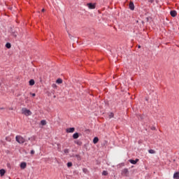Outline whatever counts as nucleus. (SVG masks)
Returning <instances> with one entry per match:
<instances>
[{
  "mask_svg": "<svg viewBox=\"0 0 179 179\" xmlns=\"http://www.w3.org/2000/svg\"><path fill=\"white\" fill-rule=\"evenodd\" d=\"M35 154V151L34 150H32L31 151V155H34Z\"/></svg>",
  "mask_w": 179,
  "mask_h": 179,
  "instance_id": "28",
  "label": "nucleus"
},
{
  "mask_svg": "<svg viewBox=\"0 0 179 179\" xmlns=\"http://www.w3.org/2000/svg\"><path fill=\"white\" fill-rule=\"evenodd\" d=\"M46 121L45 120H41V124L42 125V126H45L46 125Z\"/></svg>",
  "mask_w": 179,
  "mask_h": 179,
  "instance_id": "15",
  "label": "nucleus"
},
{
  "mask_svg": "<svg viewBox=\"0 0 179 179\" xmlns=\"http://www.w3.org/2000/svg\"><path fill=\"white\" fill-rule=\"evenodd\" d=\"M73 139H78L79 138L78 133H75L73 136Z\"/></svg>",
  "mask_w": 179,
  "mask_h": 179,
  "instance_id": "12",
  "label": "nucleus"
},
{
  "mask_svg": "<svg viewBox=\"0 0 179 179\" xmlns=\"http://www.w3.org/2000/svg\"><path fill=\"white\" fill-rule=\"evenodd\" d=\"M76 157H77V159H78V161H80L81 157H80V156L79 155H76Z\"/></svg>",
  "mask_w": 179,
  "mask_h": 179,
  "instance_id": "23",
  "label": "nucleus"
},
{
  "mask_svg": "<svg viewBox=\"0 0 179 179\" xmlns=\"http://www.w3.org/2000/svg\"><path fill=\"white\" fill-rule=\"evenodd\" d=\"M64 152L65 154H68L69 152V149H64Z\"/></svg>",
  "mask_w": 179,
  "mask_h": 179,
  "instance_id": "25",
  "label": "nucleus"
},
{
  "mask_svg": "<svg viewBox=\"0 0 179 179\" xmlns=\"http://www.w3.org/2000/svg\"><path fill=\"white\" fill-rule=\"evenodd\" d=\"M58 151H59V152H61V148H60V147H58Z\"/></svg>",
  "mask_w": 179,
  "mask_h": 179,
  "instance_id": "31",
  "label": "nucleus"
},
{
  "mask_svg": "<svg viewBox=\"0 0 179 179\" xmlns=\"http://www.w3.org/2000/svg\"><path fill=\"white\" fill-rule=\"evenodd\" d=\"M138 49H140L141 48V46L140 45H138Z\"/></svg>",
  "mask_w": 179,
  "mask_h": 179,
  "instance_id": "34",
  "label": "nucleus"
},
{
  "mask_svg": "<svg viewBox=\"0 0 179 179\" xmlns=\"http://www.w3.org/2000/svg\"><path fill=\"white\" fill-rule=\"evenodd\" d=\"M129 174V171L127 168H125V169H122V176L128 177Z\"/></svg>",
  "mask_w": 179,
  "mask_h": 179,
  "instance_id": "3",
  "label": "nucleus"
},
{
  "mask_svg": "<svg viewBox=\"0 0 179 179\" xmlns=\"http://www.w3.org/2000/svg\"><path fill=\"white\" fill-rule=\"evenodd\" d=\"M98 142H99V138L94 137L93 141L94 144H96Z\"/></svg>",
  "mask_w": 179,
  "mask_h": 179,
  "instance_id": "14",
  "label": "nucleus"
},
{
  "mask_svg": "<svg viewBox=\"0 0 179 179\" xmlns=\"http://www.w3.org/2000/svg\"><path fill=\"white\" fill-rule=\"evenodd\" d=\"M149 153L153 155V154H155V150L151 149V150H149Z\"/></svg>",
  "mask_w": 179,
  "mask_h": 179,
  "instance_id": "18",
  "label": "nucleus"
},
{
  "mask_svg": "<svg viewBox=\"0 0 179 179\" xmlns=\"http://www.w3.org/2000/svg\"><path fill=\"white\" fill-rule=\"evenodd\" d=\"M6 48L7 49H10V48H11L10 43H7L6 44Z\"/></svg>",
  "mask_w": 179,
  "mask_h": 179,
  "instance_id": "17",
  "label": "nucleus"
},
{
  "mask_svg": "<svg viewBox=\"0 0 179 179\" xmlns=\"http://www.w3.org/2000/svg\"><path fill=\"white\" fill-rule=\"evenodd\" d=\"M6 173V171L3 169H0V176H3Z\"/></svg>",
  "mask_w": 179,
  "mask_h": 179,
  "instance_id": "11",
  "label": "nucleus"
},
{
  "mask_svg": "<svg viewBox=\"0 0 179 179\" xmlns=\"http://www.w3.org/2000/svg\"><path fill=\"white\" fill-rule=\"evenodd\" d=\"M171 16H172V17H176V16H177V11L171 10Z\"/></svg>",
  "mask_w": 179,
  "mask_h": 179,
  "instance_id": "7",
  "label": "nucleus"
},
{
  "mask_svg": "<svg viewBox=\"0 0 179 179\" xmlns=\"http://www.w3.org/2000/svg\"><path fill=\"white\" fill-rule=\"evenodd\" d=\"M30 94H31L33 97H35V96H36V94H35V93H30Z\"/></svg>",
  "mask_w": 179,
  "mask_h": 179,
  "instance_id": "27",
  "label": "nucleus"
},
{
  "mask_svg": "<svg viewBox=\"0 0 179 179\" xmlns=\"http://www.w3.org/2000/svg\"><path fill=\"white\" fill-rule=\"evenodd\" d=\"M102 175L105 176H108V171H103V173H102Z\"/></svg>",
  "mask_w": 179,
  "mask_h": 179,
  "instance_id": "19",
  "label": "nucleus"
},
{
  "mask_svg": "<svg viewBox=\"0 0 179 179\" xmlns=\"http://www.w3.org/2000/svg\"><path fill=\"white\" fill-rule=\"evenodd\" d=\"M129 162L132 164H136L137 162H139V159H136V160H134V159H129Z\"/></svg>",
  "mask_w": 179,
  "mask_h": 179,
  "instance_id": "6",
  "label": "nucleus"
},
{
  "mask_svg": "<svg viewBox=\"0 0 179 179\" xmlns=\"http://www.w3.org/2000/svg\"><path fill=\"white\" fill-rule=\"evenodd\" d=\"M87 6H88L89 9H95L96 3H89L87 4Z\"/></svg>",
  "mask_w": 179,
  "mask_h": 179,
  "instance_id": "4",
  "label": "nucleus"
},
{
  "mask_svg": "<svg viewBox=\"0 0 179 179\" xmlns=\"http://www.w3.org/2000/svg\"><path fill=\"white\" fill-rule=\"evenodd\" d=\"M75 131V128L74 127H71L66 129V132L67 133H73Z\"/></svg>",
  "mask_w": 179,
  "mask_h": 179,
  "instance_id": "5",
  "label": "nucleus"
},
{
  "mask_svg": "<svg viewBox=\"0 0 179 179\" xmlns=\"http://www.w3.org/2000/svg\"><path fill=\"white\" fill-rule=\"evenodd\" d=\"M72 166H73L72 162H68L67 166H68L69 168L71 167Z\"/></svg>",
  "mask_w": 179,
  "mask_h": 179,
  "instance_id": "21",
  "label": "nucleus"
},
{
  "mask_svg": "<svg viewBox=\"0 0 179 179\" xmlns=\"http://www.w3.org/2000/svg\"><path fill=\"white\" fill-rule=\"evenodd\" d=\"M62 80L61 79V78H58L57 80V81H56V83H57V84H62Z\"/></svg>",
  "mask_w": 179,
  "mask_h": 179,
  "instance_id": "16",
  "label": "nucleus"
},
{
  "mask_svg": "<svg viewBox=\"0 0 179 179\" xmlns=\"http://www.w3.org/2000/svg\"><path fill=\"white\" fill-rule=\"evenodd\" d=\"M57 146H58V147H60V144H59V143H57Z\"/></svg>",
  "mask_w": 179,
  "mask_h": 179,
  "instance_id": "37",
  "label": "nucleus"
},
{
  "mask_svg": "<svg viewBox=\"0 0 179 179\" xmlns=\"http://www.w3.org/2000/svg\"><path fill=\"white\" fill-rule=\"evenodd\" d=\"M9 110H13V108H9Z\"/></svg>",
  "mask_w": 179,
  "mask_h": 179,
  "instance_id": "35",
  "label": "nucleus"
},
{
  "mask_svg": "<svg viewBox=\"0 0 179 179\" xmlns=\"http://www.w3.org/2000/svg\"><path fill=\"white\" fill-rule=\"evenodd\" d=\"M87 171V169H83V172H84L85 173H86Z\"/></svg>",
  "mask_w": 179,
  "mask_h": 179,
  "instance_id": "29",
  "label": "nucleus"
},
{
  "mask_svg": "<svg viewBox=\"0 0 179 179\" xmlns=\"http://www.w3.org/2000/svg\"><path fill=\"white\" fill-rule=\"evenodd\" d=\"M42 12H45V9L44 8L42 9Z\"/></svg>",
  "mask_w": 179,
  "mask_h": 179,
  "instance_id": "36",
  "label": "nucleus"
},
{
  "mask_svg": "<svg viewBox=\"0 0 179 179\" xmlns=\"http://www.w3.org/2000/svg\"><path fill=\"white\" fill-rule=\"evenodd\" d=\"M129 8L131 10H134V4L132 1H131L129 3Z\"/></svg>",
  "mask_w": 179,
  "mask_h": 179,
  "instance_id": "9",
  "label": "nucleus"
},
{
  "mask_svg": "<svg viewBox=\"0 0 179 179\" xmlns=\"http://www.w3.org/2000/svg\"><path fill=\"white\" fill-rule=\"evenodd\" d=\"M69 37H70V38H71V40H72V37H73V36L69 34Z\"/></svg>",
  "mask_w": 179,
  "mask_h": 179,
  "instance_id": "33",
  "label": "nucleus"
},
{
  "mask_svg": "<svg viewBox=\"0 0 179 179\" xmlns=\"http://www.w3.org/2000/svg\"><path fill=\"white\" fill-rule=\"evenodd\" d=\"M52 87L53 89H57V86L56 84L54 83V84H52Z\"/></svg>",
  "mask_w": 179,
  "mask_h": 179,
  "instance_id": "24",
  "label": "nucleus"
},
{
  "mask_svg": "<svg viewBox=\"0 0 179 179\" xmlns=\"http://www.w3.org/2000/svg\"><path fill=\"white\" fill-rule=\"evenodd\" d=\"M75 143H76L77 145H82L81 142L79 141H75Z\"/></svg>",
  "mask_w": 179,
  "mask_h": 179,
  "instance_id": "22",
  "label": "nucleus"
},
{
  "mask_svg": "<svg viewBox=\"0 0 179 179\" xmlns=\"http://www.w3.org/2000/svg\"><path fill=\"white\" fill-rule=\"evenodd\" d=\"M6 140L7 141H8V142H10V138H8V137H6Z\"/></svg>",
  "mask_w": 179,
  "mask_h": 179,
  "instance_id": "26",
  "label": "nucleus"
},
{
  "mask_svg": "<svg viewBox=\"0 0 179 179\" xmlns=\"http://www.w3.org/2000/svg\"><path fill=\"white\" fill-rule=\"evenodd\" d=\"M14 37H17V34H13Z\"/></svg>",
  "mask_w": 179,
  "mask_h": 179,
  "instance_id": "32",
  "label": "nucleus"
},
{
  "mask_svg": "<svg viewBox=\"0 0 179 179\" xmlns=\"http://www.w3.org/2000/svg\"><path fill=\"white\" fill-rule=\"evenodd\" d=\"M113 117H114V113H110L109 114V117H110V119L113 118Z\"/></svg>",
  "mask_w": 179,
  "mask_h": 179,
  "instance_id": "20",
  "label": "nucleus"
},
{
  "mask_svg": "<svg viewBox=\"0 0 179 179\" xmlns=\"http://www.w3.org/2000/svg\"><path fill=\"white\" fill-rule=\"evenodd\" d=\"M35 84L34 80L31 79L29 80V85L30 86H34Z\"/></svg>",
  "mask_w": 179,
  "mask_h": 179,
  "instance_id": "13",
  "label": "nucleus"
},
{
  "mask_svg": "<svg viewBox=\"0 0 179 179\" xmlns=\"http://www.w3.org/2000/svg\"><path fill=\"white\" fill-rule=\"evenodd\" d=\"M26 166H27L26 162H22V163H21V164H20V168H21L22 169H26Z\"/></svg>",
  "mask_w": 179,
  "mask_h": 179,
  "instance_id": "10",
  "label": "nucleus"
},
{
  "mask_svg": "<svg viewBox=\"0 0 179 179\" xmlns=\"http://www.w3.org/2000/svg\"><path fill=\"white\" fill-rule=\"evenodd\" d=\"M173 179H179V172H175L173 173Z\"/></svg>",
  "mask_w": 179,
  "mask_h": 179,
  "instance_id": "8",
  "label": "nucleus"
},
{
  "mask_svg": "<svg viewBox=\"0 0 179 179\" xmlns=\"http://www.w3.org/2000/svg\"><path fill=\"white\" fill-rule=\"evenodd\" d=\"M22 114L27 117V116H31L32 115V113L31 112L30 110L27 109V108H22Z\"/></svg>",
  "mask_w": 179,
  "mask_h": 179,
  "instance_id": "1",
  "label": "nucleus"
},
{
  "mask_svg": "<svg viewBox=\"0 0 179 179\" xmlns=\"http://www.w3.org/2000/svg\"><path fill=\"white\" fill-rule=\"evenodd\" d=\"M7 167L9 168V169H10V163H8V164H7Z\"/></svg>",
  "mask_w": 179,
  "mask_h": 179,
  "instance_id": "30",
  "label": "nucleus"
},
{
  "mask_svg": "<svg viewBox=\"0 0 179 179\" xmlns=\"http://www.w3.org/2000/svg\"><path fill=\"white\" fill-rule=\"evenodd\" d=\"M15 141L20 144H23L25 142V139L20 135L16 136Z\"/></svg>",
  "mask_w": 179,
  "mask_h": 179,
  "instance_id": "2",
  "label": "nucleus"
}]
</instances>
